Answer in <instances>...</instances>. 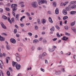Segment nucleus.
<instances>
[{
	"label": "nucleus",
	"mask_w": 76,
	"mask_h": 76,
	"mask_svg": "<svg viewBox=\"0 0 76 76\" xmlns=\"http://www.w3.org/2000/svg\"><path fill=\"white\" fill-rule=\"evenodd\" d=\"M18 6L17 4H13L11 5V7L12 8V11L15 12L17 10L16 7Z\"/></svg>",
	"instance_id": "nucleus-1"
},
{
	"label": "nucleus",
	"mask_w": 76,
	"mask_h": 76,
	"mask_svg": "<svg viewBox=\"0 0 76 76\" xmlns=\"http://www.w3.org/2000/svg\"><path fill=\"white\" fill-rule=\"evenodd\" d=\"M38 2L39 4H43L45 3L46 4H47V1L44 0H39L38 1Z\"/></svg>",
	"instance_id": "nucleus-2"
},
{
	"label": "nucleus",
	"mask_w": 76,
	"mask_h": 76,
	"mask_svg": "<svg viewBox=\"0 0 76 76\" xmlns=\"http://www.w3.org/2000/svg\"><path fill=\"white\" fill-rule=\"evenodd\" d=\"M32 6L34 8H36L38 7V4L35 2H34L31 3Z\"/></svg>",
	"instance_id": "nucleus-3"
},
{
	"label": "nucleus",
	"mask_w": 76,
	"mask_h": 76,
	"mask_svg": "<svg viewBox=\"0 0 76 76\" xmlns=\"http://www.w3.org/2000/svg\"><path fill=\"white\" fill-rule=\"evenodd\" d=\"M4 65V64H3V61H1V60H0V67L1 69H3V67L2 66H3Z\"/></svg>",
	"instance_id": "nucleus-4"
},
{
	"label": "nucleus",
	"mask_w": 76,
	"mask_h": 76,
	"mask_svg": "<svg viewBox=\"0 0 76 76\" xmlns=\"http://www.w3.org/2000/svg\"><path fill=\"white\" fill-rule=\"evenodd\" d=\"M15 67L17 70H19L20 69V65L17 64L15 65Z\"/></svg>",
	"instance_id": "nucleus-5"
},
{
	"label": "nucleus",
	"mask_w": 76,
	"mask_h": 76,
	"mask_svg": "<svg viewBox=\"0 0 76 76\" xmlns=\"http://www.w3.org/2000/svg\"><path fill=\"white\" fill-rule=\"evenodd\" d=\"M10 40L11 42H12V43H13V44H15V43L16 42L15 39L13 38L11 39Z\"/></svg>",
	"instance_id": "nucleus-6"
},
{
	"label": "nucleus",
	"mask_w": 76,
	"mask_h": 76,
	"mask_svg": "<svg viewBox=\"0 0 76 76\" xmlns=\"http://www.w3.org/2000/svg\"><path fill=\"white\" fill-rule=\"evenodd\" d=\"M1 24L3 28L5 29H6V26H5V25H4V24L2 22H1Z\"/></svg>",
	"instance_id": "nucleus-7"
},
{
	"label": "nucleus",
	"mask_w": 76,
	"mask_h": 76,
	"mask_svg": "<svg viewBox=\"0 0 76 76\" xmlns=\"http://www.w3.org/2000/svg\"><path fill=\"white\" fill-rule=\"evenodd\" d=\"M56 14L58 15L59 13V11L58 10V8H56L55 11Z\"/></svg>",
	"instance_id": "nucleus-8"
},
{
	"label": "nucleus",
	"mask_w": 76,
	"mask_h": 76,
	"mask_svg": "<svg viewBox=\"0 0 76 76\" xmlns=\"http://www.w3.org/2000/svg\"><path fill=\"white\" fill-rule=\"evenodd\" d=\"M63 13L64 15H66L67 14V11L66 10H64L63 11Z\"/></svg>",
	"instance_id": "nucleus-9"
},
{
	"label": "nucleus",
	"mask_w": 76,
	"mask_h": 76,
	"mask_svg": "<svg viewBox=\"0 0 76 76\" xmlns=\"http://www.w3.org/2000/svg\"><path fill=\"white\" fill-rule=\"evenodd\" d=\"M10 60V58L9 57H7L6 58V61L7 62V63H8L9 62V60Z\"/></svg>",
	"instance_id": "nucleus-10"
},
{
	"label": "nucleus",
	"mask_w": 76,
	"mask_h": 76,
	"mask_svg": "<svg viewBox=\"0 0 76 76\" xmlns=\"http://www.w3.org/2000/svg\"><path fill=\"white\" fill-rule=\"evenodd\" d=\"M68 39L67 37H66L65 36H64L63 38H62V39L64 40V41H66Z\"/></svg>",
	"instance_id": "nucleus-11"
},
{
	"label": "nucleus",
	"mask_w": 76,
	"mask_h": 76,
	"mask_svg": "<svg viewBox=\"0 0 76 76\" xmlns=\"http://www.w3.org/2000/svg\"><path fill=\"white\" fill-rule=\"evenodd\" d=\"M19 4H21V7H25V5L23 4V2H21L19 3Z\"/></svg>",
	"instance_id": "nucleus-12"
},
{
	"label": "nucleus",
	"mask_w": 76,
	"mask_h": 76,
	"mask_svg": "<svg viewBox=\"0 0 76 76\" xmlns=\"http://www.w3.org/2000/svg\"><path fill=\"white\" fill-rule=\"evenodd\" d=\"M12 63V66L13 67L15 66V65H16L18 64L17 63H16L14 61H13Z\"/></svg>",
	"instance_id": "nucleus-13"
},
{
	"label": "nucleus",
	"mask_w": 76,
	"mask_h": 76,
	"mask_svg": "<svg viewBox=\"0 0 76 76\" xmlns=\"http://www.w3.org/2000/svg\"><path fill=\"white\" fill-rule=\"evenodd\" d=\"M49 21L50 23H53V20H52V19H51V17L49 18Z\"/></svg>",
	"instance_id": "nucleus-14"
},
{
	"label": "nucleus",
	"mask_w": 76,
	"mask_h": 76,
	"mask_svg": "<svg viewBox=\"0 0 76 76\" xmlns=\"http://www.w3.org/2000/svg\"><path fill=\"white\" fill-rule=\"evenodd\" d=\"M70 14L71 15H74L76 13V11H72L70 12Z\"/></svg>",
	"instance_id": "nucleus-15"
},
{
	"label": "nucleus",
	"mask_w": 76,
	"mask_h": 76,
	"mask_svg": "<svg viewBox=\"0 0 76 76\" xmlns=\"http://www.w3.org/2000/svg\"><path fill=\"white\" fill-rule=\"evenodd\" d=\"M16 59L17 61H20V58H19V57H16Z\"/></svg>",
	"instance_id": "nucleus-16"
},
{
	"label": "nucleus",
	"mask_w": 76,
	"mask_h": 76,
	"mask_svg": "<svg viewBox=\"0 0 76 76\" xmlns=\"http://www.w3.org/2000/svg\"><path fill=\"white\" fill-rule=\"evenodd\" d=\"M2 18L4 19H5V20H6L7 19V17L5 15H3L2 16Z\"/></svg>",
	"instance_id": "nucleus-17"
},
{
	"label": "nucleus",
	"mask_w": 76,
	"mask_h": 76,
	"mask_svg": "<svg viewBox=\"0 0 76 76\" xmlns=\"http://www.w3.org/2000/svg\"><path fill=\"white\" fill-rule=\"evenodd\" d=\"M72 30V31H73L74 32H75V31H76V28H75V27H72L71 28Z\"/></svg>",
	"instance_id": "nucleus-18"
},
{
	"label": "nucleus",
	"mask_w": 76,
	"mask_h": 76,
	"mask_svg": "<svg viewBox=\"0 0 76 76\" xmlns=\"http://www.w3.org/2000/svg\"><path fill=\"white\" fill-rule=\"evenodd\" d=\"M45 22H46V21H45V19H43L42 21V23H43V24H44V23H45Z\"/></svg>",
	"instance_id": "nucleus-19"
},
{
	"label": "nucleus",
	"mask_w": 76,
	"mask_h": 76,
	"mask_svg": "<svg viewBox=\"0 0 76 76\" xmlns=\"http://www.w3.org/2000/svg\"><path fill=\"white\" fill-rule=\"evenodd\" d=\"M39 42L38 40L37 39L33 40V43H34L35 44H36V43L37 42Z\"/></svg>",
	"instance_id": "nucleus-20"
},
{
	"label": "nucleus",
	"mask_w": 76,
	"mask_h": 76,
	"mask_svg": "<svg viewBox=\"0 0 76 76\" xmlns=\"http://www.w3.org/2000/svg\"><path fill=\"white\" fill-rule=\"evenodd\" d=\"M68 19V16H65L63 18V20H66V19Z\"/></svg>",
	"instance_id": "nucleus-21"
},
{
	"label": "nucleus",
	"mask_w": 76,
	"mask_h": 76,
	"mask_svg": "<svg viewBox=\"0 0 76 76\" xmlns=\"http://www.w3.org/2000/svg\"><path fill=\"white\" fill-rule=\"evenodd\" d=\"M76 5H74L71 7L72 9H76Z\"/></svg>",
	"instance_id": "nucleus-22"
},
{
	"label": "nucleus",
	"mask_w": 76,
	"mask_h": 76,
	"mask_svg": "<svg viewBox=\"0 0 76 76\" xmlns=\"http://www.w3.org/2000/svg\"><path fill=\"white\" fill-rule=\"evenodd\" d=\"M50 30L51 31H54V26H52V28L50 29Z\"/></svg>",
	"instance_id": "nucleus-23"
},
{
	"label": "nucleus",
	"mask_w": 76,
	"mask_h": 76,
	"mask_svg": "<svg viewBox=\"0 0 76 76\" xmlns=\"http://www.w3.org/2000/svg\"><path fill=\"white\" fill-rule=\"evenodd\" d=\"M4 38H3L2 37H1L0 38V40L1 41H4Z\"/></svg>",
	"instance_id": "nucleus-24"
},
{
	"label": "nucleus",
	"mask_w": 76,
	"mask_h": 76,
	"mask_svg": "<svg viewBox=\"0 0 76 76\" xmlns=\"http://www.w3.org/2000/svg\"><path fill=\"white\" fill-rule=\"evenodd\" d=\"M24 18H25V16H23L21 18L20 20H21V21H22V20H23V19H24Z\"/></svg>",
	"instance_id": "nucleus-25"
},
{
	"label": "nucleus",
	"mask_w": 76,
	"mask_h": 76,
	"mask_svg": "<svg viewBox=\"0 0 76 76\" xmlns=\"http://www.w3.org/2000/svg\"><path fill=\"white\" fill-rule=\"evenodd\" d=\"M64 28L66 30H68L69 28H68V26H64Z\"/></svg>",
	"instance_id": "nucleus-26"
},
{
	"label": "nucleus",
	"mask_w": 76,
	"mask_h": 76,
	"mask_svg": "<svg viewBox=\"0 0 76 76\" xmlns=\"http://www.w3.org/2000/svg\"><path fill=\"white\" fill-rule=\"evenodd\" d=\"M56 3L55 2H53V5L54 7H56Z\"/></svg>",
	"instance_id": "nucleus-27"
},
{
	"label": "nucleus",
	"mask_w": 76,
	"mask_h": 76,
	"mask_svg": "<svg viewBox=\"0 0 76 76\" xmlns=\"http://www.w3.org/2000/svg\"><path fill=\"white\" fill-rule=\"evenodd\" d=\"M46 55H47V53L45 52H44L42 55V57H45Z\"/></svg>",
	"instance_id": "nucleus-28"
},
{
	"label": "nucleus",
	"mask_w": 76,
	"mask_h": 76,
	"mask_svg": "<svg viewBox=\"0 0 76 76\" xmlns=\"http://www.w3.org/2000/svg\"><path fill=\"white\" fill-rule=\"evenodd\" d=\"M8 20L9 21V22L10 23H12V21L10 20V18L8 17Z\"/></svg>",
	"instance_id": "nucleus-29"
},
{
	"label": "nucleus",
	"mask_w": 76,
	"mask_h": 76,
	"mask_svg": "<svg viewBox=\"0 0 76 76\" xmlns=\"http://www.w3.org/2000/svg\"><path fill=\"white\" fill-rule=\"evenodd\" d=\"M56 35L57 36V37H61V36L60 35V34H59V33L58 32L57 33V34H56Z\"/></svg>",
	"instance_id": "nucleus-30"
},
{
	"label": "nucleus",
	"mask_w": 76,
	"mask_h": 76,
	"mask_svg": "<svg viewBox=\"0 0 76 76\" xmlns=\"http://www.w3.org/2000/svg\"><path fill=\"white\" fill-rule=\"evenodd\" d=\"M18 50L19 52L22 51V48L20 47L18 49Z\"/></svg>",
	"instance_id": "nucleus-31"
},
{
	"label": "nucleus",
	"mask_w": 76,
	"mask_h": 76,
	"mask_svg": "<svg viewBox=\"0 0 76 76\" xmlns=\"http://www.w3.org/2000/svg\"><path fill=\"white\" fill-rule=\"evenodd\" d=\"M11 20L12 23H14V22H15V19H14V18H12L11 19Z\"/></svg>",
	"instance_id": "nucleus-32"
},
{
	"label": "nucleus",
	"mask_w": 76,
	"mask_h": 76,
	"mask_svg": "<svg viewBox=\"0 0 76 76\" xmlns=\"http://www.w3.org/2000/svg\"><path fill=\"white\" fill-rule=\"evenodd\" d=\"M75 25V22H74L72 23L71 24V26H74Z\"/></svg>",
	"instance_id": "nucleus-33"
},
{
	"label": "nucleus",
	"mask_w": 76,
	"mask_h": 76,
	"mask_svg": "<svg viewBox=\"0 0 76 76\" xmlns=\"http://www.w3.org/2000/svg\"><path fill=\"white\" fill-rule=\"evenodd\" d=\"M61 73V72H55V74L56 75H58V74Z\"/></svg>",
	"instance_id": "nucleus-34"
},
{
	"label": "nucleus",
	"mask_w": 76,
	"mask_h": 76,
	"mask_svg": "<svg viewBox=\"0 0 76 76\" xmlns=\"http://www.w3.org/2000/svg\"><path fill=\"white\" fill-rule=\"evenodd\" d=\"M7 50H10V46L8 45H7Z\"/></svg>",
	"instance_id": "nucleus-35"
},
{
	"label": "nucleus",
	"mask_w": 76,
	"mask_h": 76,
	"mask_svg": "<svg viewBox=\"0 0 76 76\" xmlns=\"http://www.w3.org/2000/svg\"><path fill=\"white\" fill-rule=\"evenodd\" d=\"M68 3H69V1H66L64 3V6H66V4H68Z\"/></svg>",
	"instance_id": "nucleus-36"
},
{
	"label": "nucleus",
	"mask_w": 76,
	"mask_h": 76,
	"mask_svg": "<svg viewBox=\"0 0 76 76\" xmlns=\"http://www.w3.org/2000/svg\"><path fill=\"white\" fill-rule=\"evenodd\" d=\"M7 75H8V76H10V72H9V71H7Z\"/></svg>",
	"instance_id": "nucleus-37"
},
{
	"label": "nucleus",
	"mask_w": 76,
	"mask_h": 76,
	"mask_svg": "<svg viewBox=\"0 0 76 76\" xmlns=\"http://www.w3.org/2000/svg\"><path fill=\"white\" fill-rule=\"evenodd\" d=\"M26 15H27L28 16H30V14L28 12H26Z\"/></svg>",
	"instance_id": "nucleus-38"
},
{
	"label": "nucleus",
	"mask_w": 76,
	"mask_h": 76,
	"mask_svg": "<svg viewBox=\"0 0 76 76\" xmlns=\"http://www.w3.org/2000/svg\"><path fill=\"white\" fill-rule=\"evenodd\" d=\"M14 33H15V34H16V33H17V29H15L14 30Z\"/></svg>",
	"instance_id": "nucleus-39"
},
{
	"label": "nucleus",
	"mask_w": 76,
	"mask_h": 76,
	"mask_svg": "<svg viewBox=\"0 0 76 76\" xmlns=\"http://www.w3.org/2000/svg\"><path fill=\"white\" fill-rule=\"evenodd\" d=\"M15 56H16L17 57H19V53H17L16 54H15Z\"/></svg>",
	"instance_id": "nucleus-40"
},
{
	"label": "nucleus",
	"mask_w": 76,
	"mask_h": 76,
	"mask_svg": "<svg viewBox=\"0 0 76 76\" xmlns=\"http://www.w3.org/2000/svg\"><path fill=\"white\" fill-rule=\"evenodd\" d=\"M41 22V21H40V20L39 19H38V24H40V23Z\"/></svg>",
	"instance_id": "nucleus-41"
},
{
	"label": "nucleus",
	"mask_w": 76,
	"mask_h": 76,
	"mask_svg": "<svg viewBox=\"0 0 76 76\" xmlns=\"http://www.w3.org/2000/svg\"><path fill=\"white\" fill-rule=\"evenodd\" d=\"M5 10H7V11H10V9L8 8H6Z\"/></svg>",
	"instance_id": "nucleus-42"
},
{
	"label": "nucleus",
	"mask_w": 76,
	"mask_h": 76,
	"mask_svg": "<svg viewBox=\"0 0 76 76\" xmlns=\"http://www.w3.org/2000/svg\"><path fill=\"white\" fill-rule=\"evenodd\" d=\"M19 14H17L15 16V18H19Z\"/></svg>",
	"instance_id": "nucleus-43"
},
{
	"label": "nucleus",
	"mask_w": 76,
	"mask_h": 76,
	"mask_svg": "<svg viewBox=\"0 0 76 76\" xmlns=\"http://www.w3.org/2000/svg\"><path fill=\"white\" fill-rule=\"evenodd\" d=\"M1 34L3 35H5V36H7V34L4 33H2Z\"/></svg>",
	"instance_id": "nucleus-44"
},
{
	"label": "nucleus",
	"mask_w": 76,
	"mask_h": 76,
	"mask_svg": "<svg viewBox=\"0 0 76 76\" xmlns=\"http://www.w3.org/2000/svg\"><path fill=\"white\" fill-rule=\"evenodd\" d=\"M3 10L2 9H0V12H1V13H3Z\"/></svg>",
	"instance_id": "nucleus-45"
},
{
	"label": "nucleus",
	"mask_w": 76,
	"mask_h": 76,
	"mask_svg": "<svg viewBox=\"0 0 76 76\" xmlns=\"http://www.w3.org/2000/svg\"><path fill=\"white\" fill-rule=\"evenodd\" d=\"M28 35H30V36H32V33H30V32L28 33Z\"/></svg>",
	"instance_id": "nucleus-46"
},
{
	"label": "nucleus",
	"mask_w": 76,
	"mask_h": 76,
	"mask_svg": "<svg viewBox=\"0 0 76 76\" xmlns=\"http://www.w3.org/2000/svg\"><path fill=\"white\" fill-rule=\"evenodd\" d=\"M56 28H57V29H58V30H59V29H60V27H58V26H56Z\"/></svg>",
	"instance_id": "nucleus-47"
},
{
	"label": "nucleus",
	"mask_w": 76,
	"mask_h": 76,
	"mask_svg": "<svg viewBox=\"0 0 76 76\" xmlns=\"http://www.w3.org/2000/svg\"><path fill=\"white\" fill-rule=\"evenodd\" d=\"M45 64H48V61H47V60H45Z\"/></svg>",
	"instance_id": "nucleus-48"
},
{
	"label": "nucleus",
	"mask_w": 76,
	"mask_h": 76,
	"mask_svg": "<svg viewBox=\"0 0 76 76\" xmlns=\"http://www.w3.org/2000/svg\"><path fill=\"white\" fill-rule=\"evenodd\" d=\"M12 14L14 16H15V11H12Z\"/></svg>",
	"instance_id": "nucleus-49"
},
{
	"label": "nucleus",
	"mask_w": 76,
	"mask_h": 76,
	"mask_svg": "<svg viewBox=\"0 0 76 76\" xmlns=\"http://www.w3.org/2000/svg\"><path fill=\"white\" fill-rule=\"evenodd\" d=\"M64 3H61V6H64Z\"/></svg>",
	"instance_id": "nucleus-50"
},
{
	"label": "nucleus",
	"mask_w": 76,
	"mask_h": 76,
	"mask_svg": "<svg viewBox=\"0 0 76 76\" xmlns=\"http://www.w3.org/2000/svg\"><path fill=\"white\" fill-rule=\"evenodd\" d=\"M9 69L10 70V71H11V72H12V69L11 67L9 68Z\"/></svg>",
	"instance_id": "nucleus-51"
},
{
	"label": "nucleus",
	"mask_w": 76,
	"mask_h": 76,
	"mask_svg": "<svg viewBox=\"0 0 76 76\" xmlns=\"http://www.w3.org/2000/svg\"><path fill=\"white\" fill-rule=\"evenodd\" d=\"M19 36H20V35L19 34H16V36L17 37H19Z\"/></svg>",
	"instance_id": "nucleus-52"
},
{
	"label": "nucleus",
	"mask_w": 76,
	"mask_h": 76,
	"mask_svg": "<svg viewBox=\"0 0 76 76\" xmlns=\"http://www.w3.org/2000/svg\"><path fill=\"white\" fill-rule=\"evenodd\" d=\"M37 50H42V48H37Z\"/></svg>",
	"instance_id": "nucleus-53"
},
{
	"label": "nucleus",
	"mask_w": 76,
	"mask_h": 76,
	"mask_svg": "<svg viewBox=\"0 0 76 76\" xmlns=\"http://www.w3.org/2000/svg\"><path fill=\"white\" fill-rule=\"evenodd\" d=\"M20 26H21V27H23V26H24V24H21Z\"/></svg>",
	"instance_id": "nucleus-54"
},
{
	"label": "nucleus",
	"mask_w": 76,
	"mask_h": 76,
	"mask_svg": "<svg viewBox=\"0 0 76 76\" xmlns=\"http://www.w3.org/2000/svg\"><path fill=\"white\" fill-rule=\"evenodd\" d=\"M57 39V38H54L53 39V41H56V40Z\"/></svg>",
	"instance_id": "nucleus-55"
},
{
	"label": "nucleus",
	"mask_w": 76,
	"mask_h": 76,
	"mask_svg": "<svg viewBox=\"0 0 76 76\" xmlns=\"http://www.w3.org/2000/svg\"><path fill=\"white\" fill-rule=\"evenodd\" d=\"M35 29H38V26H35Z\"/></svg>",
	"instance_id": "nucleus-56"
},
{
	"label": "nucleus",
	"mask_w": 76,
	"mask_h": 76,
	"mask_svg": "<svg viewBox=\"0 0 76 76\" xmlns=\"http://www.w3.org/2000/svg\"><path fill=\"white\" fill-rule=\"evenodd\" d=\"M65 35H70V34L68 33H66Z\"/></svg>",
	"instance_id": "nucleus-57"
},
{
	"label": "nucleus",
	"mask_w": 76,
	"mask_h": 76,
	"mask_svg": "<svg viewBox=\"0 0 76 76\" xmlns=\"http://www.w3.org/2000/svg\"><path fill=\"white\" fill-rule=\"evenodd\" d=\"M66 9L67 10H68V11H69V10H70L69 9V7H67L66 8Z\"/></svg>",
	"instance_id": "nucleus-58"
},
{
	"label": "nucleus",
	"mask_w": 76,
	"mask_h": 76,
	"mask_svg": "<svg viewBox=\"0 0 76 76\" xmlns=\"http://www.w3.org/2000/svg\"><path fill=\"white\" fill-rule=\"evenodd\" d=\"M41 71H42V72H44L45 71L44 69H42V68H41Z\"/></svg>",
	"instance_id": "nucleus-59"
},
{
	"label": "nucleus",
	"mask_w": 76,
	"mask_h": 76,
	"mask_svg": "<svg viewBox=\"0 0 76 76\" xmlns=\"http://www.w3.org/2000/svg\"><path fill=\"white\" fill-rule=\"evenodd\" d=\"M50 52H53V51H54V50H53V49H52L50 50Z\"/></svg>",
	"instance_id": "nucleus-60"
},
{
	"label": "nucleus",
	"mask_w": 76,
	"mask_h": 76,
	"mask_svg": "<svg viewBox=\"0 0 76 76\" xmlns=\"http://www.w3.org/2000/svg\"><path fill=\"white\" fill-rule=\"evenodd\" d=\"M42 38H39V41H42Z\"/></svg>",
	"instance_id": "nucleus-61"
},
{
	"label": "nucleus",
	"mask_w": 76,
	"mask_h": 76,
	"mask_svg": "<svg viewBox=\"0 0 76 76\" xmlns=\"http://www.w3.org/2000/svg\"><path fill=\"white\" fill-rule=\"evenodd\" d=\"M43 42H45V43L47 42V40H46L45 39H44L43 40Z\"/></svg>",
	"instance_id": "nucleus-62"
},
{
	"label": "nucleus",
	"mask_w": 76,
	"mask_h": 76,
	"mask_svg": "<svg viewBox=\"0 0 76 76\" xmlns=\"http://www.w3.org/2000/svg\"><path fill=\"white\" fill-rule=\"evenodd\" d=\"M60 25L61 26L62 25V21L60 22Z\"/></svg>",
	"instance_id": "nucleus-63"
},
{
	"label": "nucleus",
	"mask_w": 76,
	"mask_h": 76,
	"mask_svg": "<svg viewBox=\"0 0 76 76\" xmlns=\"http://www.w3.org/2000/svg\"><path fill=\"white\" fill-rule=\"evenodd\" d=\"M15 27L16 28H18V26L16 25H15Z\"/></svg>",
	"instance_id": "nucleus-64"
}]
</instances>
